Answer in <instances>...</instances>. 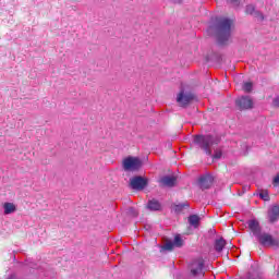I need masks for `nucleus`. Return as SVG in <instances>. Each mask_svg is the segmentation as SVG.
Here are the masks:
<instances>
[{
  "mask_svg": "<svg viewBox=\"0 0 279 279\" xmlns=\"http://www.w3.org/2000/svg\"><path fill=\"white\" fill-rule=\"evenodd\" d=\"M209 29H215L220 45H226L230 40V36H232V20L220 17L216 27L211 26Z\"/></svg>",
  "mask_w": 279,
  "mask_h": 279,
  "instance_id": "f257e3e1",
  "label": "nucleus"
},
{
  "mask_svg": "<svg viewBox=\"0 0 279 279\" xmlns=\"http://www.w3.org/2000/svg\"><path fill=\"white\" fill-rule=\"evenodd\" d=\"M194 143L195 145H198L201 149H204L207 156H213V150L210 149V147L219 143V137L213 135H196L194 137Z\"/></svg>",
  "mask_w": 279,
  "mask_h": 279,
  "instance_id": "f03ea898",
  "label": "nucleus"
},
{
  "mask_svg": "<svg viewBox=\"0 0 279 279\" xmlns=\"http://www.w3.org/2000/svg\"><path fill=\"white\" fill-rule=\"evenodd\" d=\"M124 171H138L143 167V161L138 157H128L122 161Z\"/></svg>",
  "mask_w": 279,
  "mask_h": 279,
  "instance_id": "7ed1b4c3",
  "label": "nucleus"
},
{
  "mask_svg": "<svg viewBox=\"0 0 279 279\" xmlns=\"http://www.w3.org/2000/svg\"><path fill=\"white\" fill-rule=\"evenodd\" d=\"M259 243L262 245H265L266 247H279V239L277 238H272L271 234L269 233H263V234H258L257 236Z\"/></svg>",
  "mask_w": 279,
  "mask_h": 279,
  "instance_id": "20e7f679",
  "label": "nucleus"
},
{
  "mask_svg": "<svg viewBox=\"0 0 279 279\" xmlns=\"http://www.w3.org/2000/svg\"><path fill=\"white\" fill-rule=\"evenodd\" d=\"M193 99H195V95H193L191 92L181 90L177 96V102L182 108H184V106H189Z\"/></svg>",
  "mask_w": 279,
  "mask_h": 279,
  "instance_id": "39448f33",
  "label": "nucleus"
},
{
  "mask_svg": "<svg viewBox=\"0 0 279 279\" xmlns=\"http://www.w3.org/2000/svg\"><path fill=\"white\" fill-rule=\"evenodd\" d=\"M235 106L240 110H252V108H254V100H252L250 96H242L236 98Z\"/></svg>",
  "mask_w": 279,
  "mask_h": 279,
  "instance_id": "423d86ee",
  "label": "nucleus"
},
{
  "mask_svg": "<svg viewBox=\"0 0 279 279\" xmlns=\"http://www.w3.org/2000/svg\"><path fill=\"white\" fill-rule=\"evenodd\" d=\"M190 271L193 276H204V258L194 259L190 265Z\"/></svg>",
  "mask_w": 279,
  "mask_h": 279,
  "instance_id": "0eeeda50",
  "label": "nucleus"
},
{
  "mask_svg": "<svg viewBox=\"0 0 279 279\" xmlns=\"http://www.w3.org/2000/svg\"><path fill=\"white\" fill-rule=\"evenodd\" d=\"M130 186L134 191H143L147 186V179L143 177H133L130 179Z\"/></svg>",
  "mask_w": 279,
  "mask_h": 279,
  "instance_id": "6e6552de",
  "label": "nucleus"
},
{
  "mask_svg": "<svg viewBox=\"0 0 279 279\" xmlns=\"http://www.w3.org/2000/svg\"><path fill=\"white\" fill-rule=\"evenodd\" d=\"M182 245H184V239H182V235L177 234L173 241L166 242V244L163 245V250H168V252H171L173 247H182Z\"/></svg>",
  "mask_w": 279,
  "mask_h": 279,
  "instance_id": "1a4fd4ad",
  "label": "nucleus"
},
{
  "mask_svg": "<svg viewBox=\"0 0 279 279\" xmlns=\"http://www.w3.org/2000/svg\"><path fill=\"white\" fill-rule=\"evenodd\" d=\"M213 182H215V178L210 174H205L199 178L198 184L201 189L204 191L208 189L209 186H213Z\"/></svg>",
  "mask_w": 279,
  "mask_h": 279,
  "instance_id": "9d476101",
  "label": "nucleus"
},
{
  "mask_svg": "<svg viewBox=\"0 0 279 279\" xmlns=\"http://www.w3.org/2000/svg\"><path fill=\"white\" fill-rule=\"evenodd\" d=\"M279 219V205H274L269 210H268V221L270 223H276Z\"/></svg>",
  "mask_w": 279,
  "mask_h": 279,
  "instance_id": "9b49d317",
  "label": "nucleus"
},
{
  "mask_svg": "<svg viewBox=\"0 0 279 279\" xmlns=\"http://www.w3.org/2000/svg\"><path fill=\"white\" fill-rule=\"evenodd\" d=\"M177 180L178 179L173 175H166L160 179V184L162 186H169V187L175 186Z\"/></svg>",
  "mask_w": 279,
  "mask_h": 279,
  "instance_id": "f8f14e48",
  "label": "nucleus"
},
{
  "mask_svg": "<svg viewBox=\"0 0 279 279\" xmlns=\"http://www.w3.org/2000/svg\"><path fill=\"white\" fill-rule=\"evenodd\" d=\"M248 228L253 232L254 236H258L260 234V225L257 220H250Z\"/></svg>",
  "mask_w": 279,
  "mask_h": 279,
  "instance_id": "ddd939ff",
  "label": "nucleus"
},
{
  "mask_svg": "<svg viewBox=\"0 0 279 279\" xmlns=\"http://www.w3.org/2000/svg\"><path fill=\"white\" fill-rule=\"evenodd\" d=\"M214 247L217 252H223V247H226V240H223V238L217 239Z\"/></svg>",
  "mask_w": 279,
  "mask_h": 279,
  "instance_id": "4468645a",
  "label": "nucleus"
},
{
  "mask_svg": "<svg viewBox=\"0 0 279 279\" xmlns=\"http://www.w3.org/2000/svg\"><path fill=\"white\" fill-rule=\"evenodd\" d=\"M4 215H12V213L16 211V206L13 203H4Z\"/></svg>",
  "mask_w": 279,
  "mask_h": 279,
  "instance_id": "2eb2a0df",
  "label": "nucleus"
},
{
  "mask_svg": "<svg viewBox=\"0 0 279 279\" xmlns=\"http://www.w3.org/2000/svg\"><path fill=\"white\" fill-rule=\"evenodd\" d=\"M189 223L193 228H198L199 227V216L197 215H192L189 217Z\"/></svg>",
  "mask_w": 279,
  "mask_h": 279,
  "instance_id": "dca6fc26",
  "label": "nucleus"
},
{
  "mask_svg": "<svg viewBox=\"0 0 279 279\" xmlns=\"http://www.w3.org/2000/svg\"><path fill=\"white\" fill-rule=\"evenodd\" d=\"M147 208L149 210H160L161 206L160 203L156 199H151L148 202Z\"/></svg>",
  "mask_w": 279,
  "mask_h": 279,
  "instance_id": "f3484780",
  "label": "nucleus"
},
{
  "mask_svg": "<svg viewBox=\"0 0 279 279\" xmlns=\"http://www.w3.org/2000/svg\"><path fill=\"white\" fill-rule=\"evenodd\" d=\"M246 14H252L253 16H257L258 11H256V8L254 7V4H248L246 7Z\"/></svg>",
  "mask_w": 279,
  "mask_h": 279,
  "instance_id": "a211bd4d",
  "label": "nucleus"
},
{
  "mask_svg": "<svg viewBox=\"0 0 279 279\" xmlns=\"http://www.w3.org/2000/svg\"><path fill=\"white\" fill-rule=\"evenodd\" d=\"M253 85L250 82H246L243 84V90L244 93H252Z\"/></svg>",
  "mask_w": 279,
  "mask_h": 279,
  "instance_id": "6ab92c4d",
  "label": "nucleus"
},
{
  "mask_svg": "<svg viewBox=\"0 0 279 279\" xmlns=\"http://www.w3.org/2000/svg\"><path fill=\"white\" fill-rule=\"evenodd\" d=\"M260 199H264V202H269V192L263 191L259 193Z\"/></svg>",
  "mask_w": 279,
  "mask_h": 279,
  "instance_id": "aec40b11",
  "label": "nucleus"
},
{
  "mask_svg": "<svg viewBox=\"0 0 279 279\" xmlns=\"http://www.w3.org/2000/svg\"><path fill=\"white\" fill-rule=\"evenodd\" d=\"M221 156H222L221 150H217V151L214 154V159H215V160H219V158H221Z\"/></svg>",
  "mask_w": 279,
  "mask_h": 279,
  "instance_id": "412c9836",
  "label": "nucleus"
},
{
  "mask_svg": "<svg viewBox=\"0 0 279 279\" xmlns=\"http://www.w3.org/2000/svg\"><path fill=\"white\" fill-rule=\"evenodd\" d=\"M274 184L275 186H279V173L274 178Z\"/></svg>",
  "mask_w": 279,
  "mask_h": 279,
  "instance_id": "4be33fe9",
  "label": "nucleus"
},
{
  "mask_svg": "<svg viewBox=\"0 0 279 279\" xmlns=\"http://www.w3.org/2000/svg\"><path fill=\"white\" fill-rule=\"evenodd\" d=\"M274 106H277V108H279V96L274 99Z\"/></svg>",
  "mask_w": 279,
  "mask_h": 279,
  "instance_id": "5701e85b",
  "label": "nucleus"
},
{
  "mask_svg": "<svg viewBox=\"0 0 279 279\" xmlns=\"http://www.w3.org/2000/svg\"><path fill=\"white\" fill-rule=\"evenodd\" d=\"M230 3H232L233 5H239V0H230Z\"/></svg>",
  "mask_w": 279,
  "mask_h": 279,
  "instance_id": "b1692460",
  "label": "nucleus"
},
{
  "mask_svg": "<svg viewBox=\"0 0 279 279\" xmlns=\"http://www.w3.org/2000/svg\"><path fill=\"white\" fill-rule=\"evenodd\" d=\"M182 208H184V205H178L175 210H182Z\"/></svg>",
  "mask_w": 279,
  "mask_h": 279,
  "instance_id": "393cba45",
  "label": "nucleus"
},
{
  "mask_svg": "<svg viewBox=\"0 0 279 279\" xmlns=\"http://www.w3.org/2000/svg\"><path fill=\"white\" fill-rule=\"evenodd\" d=\"M173 3H182V0H172Z\"/></svg>",
  "mask_w": 279,
  "mask_h": 279,
  "instance_id": "a878e982",
  "label": "nucleus"
}]
</instances>
